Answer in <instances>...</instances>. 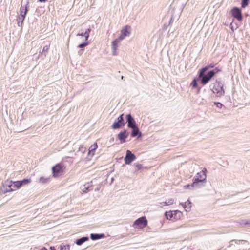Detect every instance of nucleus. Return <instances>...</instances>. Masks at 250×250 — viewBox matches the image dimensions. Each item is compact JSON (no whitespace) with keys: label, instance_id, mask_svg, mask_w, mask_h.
Instances as JSON below:
<instances>
[{"label":"nucleus","instance_id":"31","mask_svg":"<svg viewBox=\"0 0 250 250\" xmlns=\"http://www.w3.org/2000/svg\"><path fill=\"white\" fill-rule=\"evenodd\" d=\"M89 44V42H84L83 43H81L78 46V47L79 48H83L85 46H86L87 45H88V44Z\"/></svg>","mask_w":250,"mask_h":250},{"label":"nucleus","instance_id":"8","mask_svg":"<svg viewBox=\"0 0 250 250\" xmlns=\"http://www.w3.org/2000/svg\"><path fill=\"white\" fill-rule=\"evenodd\" d=\"M136 159V156L129 150L126 152V155L124 158L125 163L126 165L130 164L132 161Z\"/></svg>","mask_w":250,"mask_h":250},{"label":"nucleus","instance_id":"43","mask_svg":"<svg viewBox=\"0 0 250 250\" xmlns=\"http://www.w3.org/2000/svg\"><path fill=\"white\" fill-rule=\"evenodd\" d=\"M83 33H78V34H77V36H84Z\"/></svg>","mask_w":250,"mask_h":250},{"label":"nucleus","instance_id":"21","mask_svg":"<svg viewBox=\"0 0 250 250\" xmlns=\"http://www.w3.org/2000/svg\"><path fill=\"white\" fill-rule=\"evenodd\" d=\"M201 182H204V181L195 176V177L193 179V182L192 183V186H194L195 188H197L199 187V184Z\"/></svg>","mask_w":250,"mask_h":250},{"label":"nucleus","instance_id":"46","mask_svg":"<svg viewBox=\"0 0 250 250\" xmlns=\"http://www.w3.org/2000/svg\"><path fill=\"white\" fill-rule=\"evenodd\" d=\"M50 250H56L55 248L54 247H50Z\"/></svg>","mask_w":250,"mask_h":250},{"label":"nucleus","instance_id":"45","mask_svg":"<svg viewBox=\"0 0 250 250\" xmlns=\"http://www.w3.org/2000/svg\"><path fill=\"white\" fill-rule=\"evenodd\" d=\"M39 1L41 2H45L46 1V0H39Z\"/></svg>","mask_w":250,"mask_h":250},{"label":"nucleus","instance_id":"35","mask_svg":"<svg viewBox=\"0 0 250 250\" xmlns=\"http://www.w3.org/2000/svg\"><path fill=\"white\" fill-rule=\"evenodd\" d=\"M185 188H188L189 189H194L195 188L194 186H192V184L191 185H187L184 186Z\"/></svg>","mask_w":250,"mask_h":250},{"label":"nucleus","instance_id":"2","mask_svg":"<svg viewBox=\"0 0 250 250\" xmlns=\"http://www.w3.org/2000/svg\"><path fill=\"white\" fill-rule=\"evenodd\" d=\"M212 92L216 94L217 96L221 97L224 95L225 91L223 88V84L221 82H216L214 83Z\"/></svg>","mask_w":250,"mask_h":250},{"label":"nucleus","instance_id":"15","mask_svg":"<svg viewBox=\"0 0 250 250\" xmlns=\"http://www.w3.org/2000/svg\"><path fill=\"white\" fill-rule=\"evenodd\" d=\"M105 237V235L103 233L97 234V233H91L90 234V238L92 240H96L101 238Z\"/></svg>","mask_w":250,"mask_h":250},{"label":"nucleus","instance_id":"36","mask_svg":"<svg viewBox=\"0 0 250 250\" xmlns=\"http://www.w3.org/2000/svg\"><path fill=\"white\" fill-rule=\"evenodd\" d=\"M125 36L123 34H121V35L117 39H116L117 40H118L119 42L125 39Z\"/></svg>","mask_w":250,"mask_h":250},{"label":"nucleus","instance_id":"44","mask_svg":"<svg viewBox=\"0 0 250 250\" xmlns=\"http://www.w3.org/2000/svg\"><path fill=\"white\" fill-rule=\"evenodd\" d=\"M173 21V18L171 17L169 21V24H170Z\"/></svg>","mask_w":250,"mask_h":250},{"label":"nucleus","instance_id":"13","mask_svg":"<svg viewBox=\"0 0 250 250\" xmlns=\"http://www.w3.org/2000/svg\"><path fill=\"white\" fill-rule=\"evenodd\" d=\"M206 168H204V169L202 171L197 173L196 176L198 178L201 179L202 180L204 181V182H205L207 178V175L206 174Z\"/></svg>","mask_w":250,"mask_h":250},{"label":"nucleus","instance_id":"33","mask_svg":"<svg viewBox=\"0 0 250 250\" xmlns=\"http://www.w3.org/2000/svg\"><path fill=\"white\" fill-rule=\"evenodd\" d=\"M134 166L136 167L138 170H141L143 167L142 165L138 163H134Z\"/></svg>","mask_w":250,"mask_h":250},{"label":"nucleus","instance_id":"29","mask_svg":"<svg viewBox=\"0 0 250 250\" xmlns=\"http://www.w3.org/2000/svg\"><path fill=\"white\" fill-rule=\"evenodd\" d=\"M249 1V0H242L241 7L242 8L246 7L248 4Z\"/></svg>","mask_w":250,"mask_h":250},{"label":"nucleus","instance_id":"10","mask_svg":"<svg viewBox=\"0 0 250 250\" xmlns=\"http://www.w3.org/2000/svg\"><path fill=\"white\" fill-rule=\"evenodd\" d=\"M52 170L53 176L55 177H57L58 174L62 172L63 171L62 165L60 164H57L52 167Z\"/></svg>","mask_w":250,"mask_h":250},{"label":"nucleus","instance_id":"9","mask_svg":"<svg viewBox=\"0 0 250 250\" xmlns=\"http://www.w3.org/2000/svg\"><path fill=\"white\" fill-rule=\"evenodd\" d=\"M126 120L127 123V126L129 128H133L137 126L136 123L130 114H128L126 115Z\"/></svg>","mask_w":250,"mask_h":250},{"label":"nucleus","instance_id":"50","mask_svg":"<svg viewBox=\"0 0 250 250\" xmlns=\"http://www.w3.org/2000/svg\"><path fill=\"white\" fill-rule=\"evenodd\" d=\"M249 74H250V70H249Z\"/></svg>","mask_w":250,"mask_h":250},{"label":"nucleus","instance_id":"4","mask_svg":"<svg viewBox=\"0 0 250 250\" xmlns=\"http://www.w3.org/2000/svg\"><path fill=\"white\" fill-rule=\"evenodd\" d=\"M182 215V212L179 210L167 211L165 216L167 219L170 220H178Z\"/></svg>","mask_w":250,"mask_h":250},{"label":"nucleus","instance_id":"27","mask_svg":"<svg viewBox=\"0 0 250 250\" xmlns=\"http://www.w3.org/2000/svg\"><path fill=\"white\" fill-rule=\"evenodd\" d=\"M97 144L96 143H95L94 145H92L90 148H89V153L92 152V151H94L97 148Z\"/></svg>","mask_w":250,"mask_h":250},{"label":"nucleus","instance_id":"32","mask_svg":"<svg viewBox=\"0 0 250 250\" xmlns=\"http://www.w3.org/2000/svg\"><path fill=\"white\" fill-rule=\"evenodd\" d=\"M48 50H49V46L46 45L43 47V49H42V53H44V55L45 56L46 53L48 52Z\"/></svg>","mask_w":250,"mask_h":250},{"label":"nucleus","instance_id":"26","mask_svg":"<svg viewBox=\"0 0 250 250\" xmlns=\"http://www.w3.org/2000/svg\"><path fill=\"white\" fill-rule=\"evenodd\" d=\"M197 81H198V80L196 79V78H194L192 80V81L190 84V85H191V86H192V88H195L198 86Z\"/></svg>","mask_w":250,"mask_h":250},{"label":"nucleus","instance_id":"40","mask_svg":"<svg viewBox=\"0 0 250 250\" xmlns=\"http://www.w3.org/2000/svg\"><path fill=\"white\" fill-rule=\"evenodd\" d=\"M83 35L85 37V41H87L89 38V35L87 34V33H83Z\"/></svg>","mask_w":250,"mask_h":250},{"label":"nucleus","instance_id":"24","mask_svg":"<svg viewBox=\"0 0 250 250\" xmlns=\"http://www.w3.org/2000/svg\"><path fill=\"white\" fill-rule=\"evenodd\" d=\"M50 181L49 177H41L39 179V182L42 184H46Z\"/></svg>","mask_w":250,"mask_h":250},{"label":"nucleus","instance_id":"12","mask_svg":"<svg viewBox=\"0 0 250 250\" xmlns=\"http://www.w3.org/2000/svg\"><path fill=\"white\" fill-rule=\"evenodd\" d=\"M131 136L132 137L138 136V138H139L142 136V133L140 131L138 126L131 128Z\"/></svg>","mask_w":250,"mask_h":250},{"label":"nucleus","instance_id":"48","mask_svg":"<svg viewBox=\"0 0 250 250\" xmlns=\"http://www.w3.org/2000/svg\"><path fill=\"white\" fill-rule=\"evenodd\" d=\"M99 190V188H97L95 189V191H98Z\"/></svg>","mask_w":250,"mask_h":250},{"label":"nucleus","instance_id":"16","mask_svg":"<svg viewBox=\"0 0 250 250\" xmlns=\"http://www.w3.org/2000/svg\"><path fill=\"white\" fill-rule=\"evenodd\" d=\"M119 42L115 39L112 42V54L113 55H116V50L118 47V43Z\"/></svg>","mask_w":250,"mask_h":250},{"label":"nucleus","instance_id":"17","mask_svg":"<svg viewBox=\"0 0 250 250\" xmlns=\"http://www.w3.org/2000/svg\"><path fill=\"white\" fill-rule=\"evenodd\" d=\"M181 205L184 207L186 211H189L190 210L191 207V202L189 200L184 203H181Z\"/></svg>","mask_w":250,"mask_h":250},{"label":"nucleus","instance_id":"38","mask_svg":"<svg viewBox=\"0 0 250 250\" xmlns=\"http://www.w3.org/2000/svg\"><path fill=\"white\" fill-rule=\"evenodd\" d=\"M214 104L219 108H221L223 104L220 102H214Z\"/></svg>","mask_w":250,"mask_h":250},{"label":"nucleus","instance_id":"49","mask_svg":"<svg viewBox=\"0 0 250 250\" xmlns=\"http://www.w3.org/2000/svg\"><path fill=\"white\" fill-rule=\"evenodd\" d=\"M123 78H124V76H122L121 77V79H123Z\"/></svg>","mask_w":250,"mask_h":250},{"label":"nucleus","instance_id":"1","mask_svg":"<svg viewBox=\"0 0 250 250\" xmlns=\"http://www.w3.org/2000/svg\"><path fill=\"white\" fill-rule=\"evenodd\" d=\"M207 71V67H203L199 71L198 80L200 81V83L203 85L207 84L214 76L215 74L220 70L218 68H215L214 69L208 71L206 73Z\"/></svg>","mask_w":250,"mask_h":250},{"label":"nucleus","instance_id":"39","mask_svg":"<svg viewBox=\"0 0 250 250\" xmlns=\"http://www.w3.org/2000/svg\"><path fill=\"white\" fill-rule=\"evenodd\" d=\"M243 223L245 225H247L249 227H250V220L247 221H243Z\"/></svg>","mask_w":250,"mask_h":250},{"label":"nucleus","instance_id":"7","mask_svg":"<svg viewBox=\"0 0 250 250\" xmlns=\"http://www.w3.org/2000/svg\"><path fill=\"white\" fill-rule=\"evenodd\" d=\"M231 16L239 21H241L243 20V16L242 15L241 9L237 7H235L233 8L231 11Z\"/></svg>","mask_w":250,"mask_h":250},{"label":"nucleus","instance_id":"41","mask_svg":"<svg viewBox=\"0 0 250 250\" xmlns=\"http://www.w3.org/2000/svg\"><path fill=\"white\" fill-rule=\"evenodd\" d=\"M205 67H207L208 68V70L209 69V68H213L214 67V65L210 64L208 65H207L206 66H205Z\"/></svg>","mask_w":250,"mask_h":250},{"label":"nucleus","instance_id":"6","mask_svg":"<svg viewBox=\"0 0 250 250\" xmlns=\"http://www.w3.org/2000/svg\"><path fill=\"white\" fill-rule=\"evenodd\" d=\"M31 182L32 180L30 178H25L22 180L17 181L13 183V188L19 189L23 186L28 185Z\"/></svg>","mask_w":250,"mask_h":250},{"label":"nucleus","instance_id":"42","mask_svg":"<svg viewBox=\"0 0 250 250\" xmlns=\"http://www.w3.org/2000/svg\"><path fill=\"white\" fill-rule=\"evenodd\" d=\"M91 30L90 28H88L86 30L85 32L84 33H87V34L89 35Z\"/></svg>","mask_w":250,"mask_h":250},{"label":"nucleus","instance_id":"19","mask_svg":"<svg viewBox=\"0 0 250 250\" xmlns=\"http://www.w3.org/2000/svg\"><path fill=\"white\" fill-rule=\"evenodd\" d=\"M89 240V237L87 236H84L81 238L76 240L75 243L77 245L80 246L82 245L85 242Z\"/></svg>","mask_w":250,"mask_h":250},{"label":"nucleus","instance_id":"30","mask_svg":"<svg viewBox=\"0 0 250 250\" xmlns=\"http://www.w3.org/2000/svg\"><path fill=\"white\" fill-rule=\"evenodd\" d=\"M60 250H70V246L69 245L60 246Z\"/></svg>","mask_w":250,"mask_h":250},{"label":"nucleus","instance_id":"18","mask_svg":"<svg viewBox=\"0 0 250 250\" xmlns=\"http://www.w3.org/2000/svg\"><path fill=\"white\" fill-rule=\"evenodd\" d=\"M29 4V1H27L26 5L25 6L21 5L20 9V15H26L28 12V7L27 5Z\"/></svg>","mask_w":250,"mask_h":250},{"label":"nucleus","instance_id":"47","mask_svg":"<svg viewBox=\"0 0 250 250\" xmlns=\"http://www.w3.org/2000/svg\"><path fill=\"white\" fill-rule=\"evenodd\" d=\"M78 53L80 55H81L82 54V50L79 51Z\"/></svg>","mask_w":250,"mask_h":250},{"label":"nucleus","instance_id":"37","mask_svg":"<svg viewBox=\"0 0 250 250\" xmlns=\"http://www.w3.org/2000/svg\"><path fill=\"white\" fill-rule=\"evenodd\" d=\"M78 151H81L82 153H84L85 151V148H84L83 146H81L79 147Z\"/></svg>","mask_w":250,"mask_h":250},{"label":"nucleus","instance_id":"14","mask_svg":"<svg viewBox=\"0 0 250 250\" xmlns=\"http://www.w3.org/2000/svg\"><path fill=\"white\" fill-rule=\"evenodd\" d=\"M121 33L125 36H129L131 33V27L126 25L121 30Z\"/></svg>","mask_w":250,"mask_h":250},{"label":"nucleus","instance_id":"23","mask_svg":"<svg viewBox=\"0 0 250 250\" xmlns=\"http://www.w3.org/2000/svg\"><path fill=\"white\" fill-rule=\"evenodd\" d=\"M233 242H234L236 244H239L240 242L241 243H245L246 242H247V241L246 240H232L230 241L228 247H230L233 245Z\"/></svg>","mask_w":250,"mask_h":250},{"label":"nucleus","instance_id":"22","mask_svg":"<svg viewBox=\"0 0 250 250\" xmlns=\"http://www.w3.org/2000/svg\"><path fill=\"white\" fill-rule=\"evenodd\" d=\"M12 187H13V185L10 184V183L6 182L5 183L4 185V187H6L5 192H10L13 190H14L15 189L13 188Z\"/></svg>","mask_w":250,"mask_h":250},{"label":"nucleus","instance_id":"5","mask_svg":"<svg viewBox=\"0 0 250 250\" xmlns=\"http://www.w3.org/2000/svg\"><path fill=\"white\" fill-rule=\"evenodd\" d=\"M125 124L124 120V114L120 115L115 121L112 125V127L114 129H119L123 127Z\"/></svg>","mask_w":250,"mask_h":250},{"label":"nucleus","instance_id":"11","mask_svg":"<svg viewBox=\"0 0 250 250\" xmlns=\"http://www.w3.org/2000/svg\"><path fill=\"white\" fill-rule=\"evenodd\" d=\"M129 134V133L125 129L123 131H121L118 134V138L122 143H125Z\"/></svg>","mask_w":250,"mask_h":250},{"label":"nucleus","instance_id":"3","mask_svg":"<svg viewBox=\"0 0 250 250\" xmlns=\"http://www.w3.org/2000/svg\"><path fill=\"white\" fill-rule=\"evenodd\" d=\"M147 225V220L145 216L140 217L135 220L133 224L135 229H143Z\"/></svg>","mask_w":250,"mask_h":250},{"label":"nucleus","instance_id":"25","mask_svg":"<svg viewBox=\"0 0 250 250\" xmlns=\"http://www.w3.org/2000/svg\"><path fill=\"white\" fill-rule=\"evenodd\" d=\"M174 203V200L173 199H170L168 200V201H166L161 203V204L163 205L164 206H167L172 205Z\"/></svg>","mask_w":250,"mask_h":250},{"label":"nucleus","instance_id":"28","mask_svg":"<svg viewBox=\"0 0 250 250\" xmlns=\"http://www.w3.org/2000/svg\"><path fill=\"white\" fill-rule=\"evenodd\" d=\"M81 189L82 191L84 193H87L92 190V188H89L85 187L84 185L81 188Z\"/></svg>","mask_w":250,"mask_h":250},{"label":"nucleus","instance_id":"20","mask_svg":"<svg viewBox=\"0 0 250 250\" xmlns=\"http://www.w3.org/2000/svg\"><path fill=\"white\" fill-rule=\"evenodd\" d=\"M26 15H20L18 17L17 21V24L18 26L19 27H22L23 22L24 21V20L25 19Z\"/></svg>","mask_w":250,"mask_h":250},{"label":"nucleus","instance_id":"34","mask_svg":"<svg viewBox=\"0 0 250 250\" xmlns=\"http://www.w3.org/2000/svg\"><path fill=\"white\" fill-rule=\"evenodd\" d=\"M84 185L85 187H87V188H92V181L88 182L84 184Z\"/></svg>","mask_w":250,"mask_h":250}]
</instances>
